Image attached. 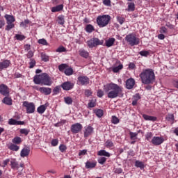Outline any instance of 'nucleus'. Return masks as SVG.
<instances>
[{"mask_svg": "<svg viewBox=\"0 0 178 178\" xmlns=\"http://www.w3.org/2000/svg\"><path fill=\"white\" fill-rule=\"evenodd\" d=\"M105 145L107 148H112V147H113V142L112 140H106Z\"/></svg>", "mask_w": 178, "mask_h": 178, "instance_id": "a19ab883", "label": "nucleus"}, {"mask_svg": "<svg viewBox=\"0 0 178 178\" xmlns=\"http://www.w3.org/2000/svg\"><path fill=\"white\" fill-rule=\"evenodd\" d=\"M38 42V44H41V45H48V42L45 39H40Z\"/></svg>", "mask_w": 178, "mask_h": 178, "instance_id": "3c124183", "label": "nucleus"}, {"mask_svg": "<svg viewBox=\"0 0 178 178\" xmlns=\"http://www.w3.org/2000/svg\"><path fill=\"white\" fill-rule=\"evenodd\" d=\"M47 106H48V104H44V105H41L40 106L38 109L37 111L40 114L42 115V113H44V112H45V111H47Z\"/></svg>", "mask_w": 178, "mask_h": 178, "instance_id": "aec40b11", "label": "nucleus"}, {"mask_svg": "<svg viewBox=\"0 0 178 178\" xmlns=\"http://www.w3.org/2000/svg\"><path fill=\"white\" fill-rule=\"evenodd\" d=\"M13 143L14 144H20L22 143V138L20 137H15L13 139Z\"/></svg>", "mask_w": 178, "mask_h": 178, "instance_id": "ea45409f", "label": "nucleus"}, {"mask_svg": "<svg viewBox=\"0 0 178 178\" xmlns=\"http://www.w3.org/2000/svg\"><path fill=\"white\" fill-rule=\"evenodd\" d=\"M122 172H123V170L120 168H115L114 169V173H117V174H120L122 173Z\"/></svg>", "mask_w": 178, "mask_h": 178, "instance_id": "0e129e2a", "label": "nucleus"}, {"mask_svg": "<svg viewBox=\"0 0 178 178\" xmlns=\"http://www.w3.org/2000/svg\"><path fill=\"white\" fill-rule=\"evenodd\" d=\"M35 66V60L31 58L29 63V69H33Z\"/></svg>", "mask_w": 178, "mask_h": 178, "instance_id": "49530a36", "label": "nucleus"}, {"mask_svg": "<svg viewBox=\"0 0 178 178\" xmlns=\"http://www.w3.org/2000/svg\"><path fill=\"white\" fill-rule=\"evenodd\" d=\"M59 149L61 152H65L66 149H67V147L65 145H60L59 147Z\"/></svg>", "mask_w": 178, "mask_h": 178, "instance_id": "bf43d9fd", "label": "nucleus"}, {"mask_svg": "<svg viewBox=\"0 0 178 178\" xmlns=\"http://www.w3.org/2000/svg\"><path fill=\"white\" fill-rule=\"evenodd\" d=\"M111 22V17L108 15H100L97 18V23L99 27H106Z\"/></svg>", "mask_w": 178, "mask_h": 178, "instance_id": "20e7f679", "label": "nucleus"}, {"mask_svg": "<svg viewBox=\"0 0 178 178\" xmlns=\"http://www.w3.org/2000/svg\"><path fill=\"white\" fill-rule=\"evenodd\" d=\"M67 49H66V48H65V47L63 46H60L58 48L56 49V52H67Z\"/></svg>", "mask_w": 178, "mask_h": 178, "instance_id": "79ce46f5", "label": "nucleus"}, {"mask_svg": "<svg viewBox=\"0 0 178 178\" xmlns=\"http://www.w3.org/2000/svg\"><path fill=\"white\" fill-rule=\"evenodd\" d=\"M119 122H120L119 118H118L116 116L112 117L111 122L113 123V124H118Z\"/></svg>", "mask_w": 178, "mask_h": 178, "instance_id": "09e8293b", "label": "nucleus"}, {"mask_svg": "<svg viewBox=\"0 0 178 178\" xmlns=\"http://www.w3.org/2000/svg\"><path fill=\"white\" fill-rule=\"evenodd\" d=\"M135 84H136V81L133 78H130L127 79L126 81V87L127 90H131L134 87Z\"/></svg>", "mask_w": 178, "mask_h": 178, "instance_id": "4468645a", "label": "nucleus"}, {"mask_svg": "<svg viewBox=\"0 0 178 178\" xmlns=\"http://www.w3.org/2000/svg\"><path fill=\"white\" fill-rule=\"evenodd\" d=\"M4 17L7 20V23H15V19L13 15H6Z\"/></svg>", "mask_w": 178, "mask_h": 178, "instance_id": "5701e85b", "label": "nucleus"}, {"mask_svg": "<svg viewBox=\"0 0 178 178\" xmlns=\"http://www.w3.org/2000/svg\"><path fill=\"white\" fill-rule=\"evenodd\" d=\"M23 106L26 109V113H34L35 111V105L34 103H30L27 101L23 102Z\"/></svg>", "mask_w": 178, "mask_h": 178, "instance_id": "0eeeda50", "label": "nucleus"}, {"mask_svg": "<svg viewBox=\"0 0 178 178\" xmlns=\"http://www.w3.org/2000/svg\"><path fill=\"white\" fill-rule=\"evenodd\" d=\"M163 141H165V139L162 136H154L151 140L152 144L156 146L161 145Z\"/></svg>", "mask_w": 178, "mask_h": 178, "instance_id": "1a4fd4ad", "label": "nucleus"}, {"mask_svg": "<svg viewBox=\"0 0 178 178\" xmlns=\"http://www.w3.org/2000/svg\"><path fill=\"white\" fill-rule=\"evenodd\" d=\"M26 56L29 59L33 58V56H34V53L33 52V51H29L28 52V54H26Z\"/></svg>", "mask_w": 178, "mask_h": 178, "instance_id": "e2e57ef3", "label": "nucleus"}, {"mask_svg": "<svg viewBox=\"0 0 178 178\" xmlns=\"http://www.w3.org/2000/svg\"><path fill=\"white\" fill-rule=\"evenodd\" d=\"M78 83L81 86H88L90 84V78L87 76H81L78 77Z\"/></svg>", "mask_w": 178, "mask_h": 178, "instance_id": "9d476101", "label": "nucleus"}, {"mask_svg": "<svg viewBox=\"0 0 178 178\" xmlns=\"http://www.w3.org/2000/svg\"><path fill=\"white\" fill-rule=\"evenodd\" d=\"M97 166V163L95 162H90V161H87L86 163V169H92Z\"/></svg>", "mask_w": 178, "mask_h": 178, "instance_id": "393cba45", "label": "nucleus"}, {"mask_svg": "<svg viewBox=\"0 0 178 178\" xmlns=\"http://www.w3.org/2000/svg\"><path fill=\"white\" fill-rule=\"evenodd\" d=\"M58 144H59V140L58 139H53L51 140V145L53 147H56V145H58Z\"/></svg>", "mask_w": 178, "mask_h": 178, "instance_id": "052dcab7", "label": "nucleus"}, {"mask_svg": "<svg viewBox=\"0 0 178 178\" xmlns=\"http://www.w3.org/2000/svg\"><path fill=\"white\" fill-rule=\"evenodd\" d=\"M41 58L43 62H49V56H47L45 53L41 54Z\"/></svg>", "mask_w": 178, "mask_h": 178, "instance_id": "72a5a7b5", "label": "nucleus"}, {"mask_svg": "<svg viewBox=\"0 0 178 178\" xmlns=\"http://www.w3.org/2000/svg\"><path fill=\"white\" fill-rule=\"evenodd\" d=\"M10 166H11V169H19V163H17L16 161V159H12L10 161Z\"/></svg>", "mask_w": 178, "mask_h": 178, "instance_id": "412c9836", "label": "nucleus"}, {"mask_svg": "<svg viewBox=\"0 0 178 178\" xmlns=\"http://www.w3.org/2000/svg\"><path fill=\"white\" fill-rule=\"evenodd\" d=\"M113 44H115V38H111L106 41V47H108V48L112 47Z\"/></svg>", "mask_w": 178, "mask_h": 178, "instance_id": "c85d7f7f", "label": "nucleus"}, {"mask_svg": "<svg viewBox=\"0 0 178 178\" xmlns=\"http://www.w3.org/2000/svg\"><path fill=\"white\" fill-rule=\"evenodd\" d=\"M139 77L143 84H152L155 81V73L152 69L143 70Z\"/></svg>", "mask_w": 178, "mask_h": 178, "instance_id": "f03ea898", "label": "nucleus"}, {"mask_svg": "<svg viewBox=\"0 0 178 178\" xmlns=\"http://www.w3.org/2000/svg\"><path fill=\"white\" fill-rule=\"evenodd\" d=\"M154 134H152V132H148L145 135V138L147 140V141H151V139L152 138Z\"/></svg>", "mask_w": 178, "mask_h": 178, "instance_id": "37998d69", "label": "nucleus"}, {"mask_svg": "<svg viewBox=\"0 0 178 178\" xmlns=\"http://www.w3.org/2000/svg\"><path fill=\"white\" fill-rule=\"evenodd\" d=\"M128 5V12H134V10H136V5L134 4V3L131 2V3H127Z\"/></svg>", "mask_w": 178, "mask_h": 178, "instance_id": "bb28decb", "label": "nucleus"}, {"mask_svg": "<svg viewBox=\"0 0 178 178\" xmlns=\"http://www.w3.org/2000/svg\"><path fill=\"white\" fill-rule=\"evenodd\" d=\"M64 101L67 105H72L73 104V99L70 97H64Z\"/></svg>", "mask_w": 178, "mask_h": 178, "instance_id": "f704fd0d", "label": "nucleus"}, {"mask_svg": "<svg viewBox=\"0 0 178 178\" xmlns=\"http://www.w3.org/2000/svg\"><path fill=\"white\" fill-rule=\"evenodd\" d=\"M67 67V65L61 64L58 66V70H60V72H63V70H66Z\"/></svg>", "mask_w": 178, "mask_h": 178, "instance_id": "de8ad7c7", "label": "nucleus"}, {"mask_svg": "<svg viewBox=\"0 0 178 178\" xmlns=\"http://www.w3.org/2000/svg\"><path fill=\"white\" fill-rule=\"evenodd\" d=\"M103 3L105 6H111V0H104Z\"/></svg>", "mask_w": 178, "mask_h": 178, "instance_id": "774afa93", "label": "nucleus"}, {"mask_svg": "<svg viewBox=\"0 0 178 178\" xmlns=\"http://www.w3.org/2000/svg\"><path fill=\"white\" fill-rule=\"evenodd\" d=\"M83 129V125L80 123H75L71 126V131L74 134H77V133H80Z\"/></svg>", "mask_w": 178, "mask_h": 178, "instance_id": "6e6552de", "label": "nucleus"}, {"mask_svg": "<svg viewBox=\"0 0 178 178\" xmlns=\"http://www.w3.org/2000/svg\"><path fill=\"white\" fill-rule=\"evenodd\" d=\"M87 44L89 48H94L95 47H98V45H102L104 44V40H101L97 38H93L88 40Z\"/></svg>", "mask_w": 178, "mask_h": 178, "instance_id": "423d86ee", "label": "nucleus"}, {"mask_svg": "<svg viewBox=\"0 0 178 178\" xmlns=\"http://www.w3.org/2000/svg\"><path fill=\"white\" fill-rule=\"evenodd\" d=\"M0 94L4 97L9 95V88L5 84L0 85Z\"/></svg>", "mask_w": 178, "mask_h": 178, "instance_id": "9b49d317", "label": "nucleus"}, {"mask_svg": "<svg viewBox=\"0 0 178 178\" xmlns=\"http://www.w3.org/2000/svg\"><path fill=\"white\" fill-rule=\"evenodd\" d=\"M135 166H136V168H140V169H144V163L141 161H136Z\"/></svg>", "mask_w": 178, "mask_h": 178, "instance_id": "4c0bfd02", "label": "nucleus"}, {"mask_svg": "<svg viewBox=\"0 0 178 178\" xmlns=\"http://www.w3.org/2000/svg\"><path fill=\"white\" fill-rule=\"evenodd\" d=\"M29 155H30V148H23L20 152V156L22 158H26V156H29Z\"/></svg>", "mask_w": 178, "mask_h": 178, "instance_id": "dca6fc26", "label": "nucleus"}, {"mask_svg": "<svg viewBox=\"0 0 178 178\" xmlns=\"http://www.w3.org/2000/svg\"><path fill=\"white\" fill-rule=\"evenodd\" d=\"M104 91L107 93L108 98H118L123 97V88L116 83H109L104 86Z\"/></svg>", "mask_w": 178, "mask_h": 178, "instance_id": "f257e3e1", "label": "nucleus"}, {"mask_svg": "<svg viewBox=\"0 0 178 178\" xmlns=\"http://www.w3.org/2000/svg\"><path fill=\"white\" fill-rule=\"evenodd\" d=\"M8 124L19 126V125L24 124V122L17 121L15 119L11 118L8 120Z\"/></svg>", "mask_w": 178, "mask_h": 178, "instance_id": "a211bd4d", "label": "nucleus"}, {"mask_svg": "<svg viewBox=\"0 0 178 178\" xmlns=\"http://www.w3.org/2000/svg\"><path fill=\"white\" fill-rule=\"evenodd\" d=\"M97 97H99V98H102V97H104V91H102V90H99L97 91Z\"/></svg>", "mask_w": 178, "mask_h": 178, "instance_id": "338daca9", "label": "nucleus"}, {"mask_svg": "<svg viewBox=\"0 0 178 178\" xmlns=\"http://www.w3.org/2000/svg\"><path fill=\"white\" fill-rule=\"evenodd\" d=\"M129 136H130L131 140H136L137 139V136H138V134L134 133V132H130Z\"/></svg>", "mask_w": 178, "mask_h": 178, "instance_id": "a18cd8bd", "label": "nucleus"}, {"mask_svg": "<svg viewBox=\"0 0 178 178\" xmlns=\"http://www.w3.org/2000/svg\"><path fill=\"white\" fill-rule=\"evenodd\" d=\"M29 23H30V21L29 19H25L24 22H21L20 26L26 27V26H27V24H29Z\"/></svg>", "mask_w": 178, "mask_h": 178, "instance_id": "13d9d810", "label": "nucleus"}, {"mask_svg": "<svg viewBox=\"0 0 178 178\" xmlns=\"http://www.w3.org/2000/svg\"><path fill=\"white\" fill-rule=\"evenodd\" d=\"M62 88H63V90H65V91H69V90H72V88H73V83L67 81V82H64L62 85H61Z\"/></svg>", "mask_w": 178, "mask_h": 178, "instance_id": "2eb2a0df", "label": "nucleus"}, {"mask_svg": "<svg viewBox=\"0 0 178 178\" xmlns=\"http://www.w3.org/2000/svg\"><path fill=\"white\" fill-rule=\"evenodd\" d=\"M98 162L100 163V165H104V163H105V162H106V158L100 157L98 159Z\"/></svg>", "mask_w": 178, "mask_h": 178, "instance_id": "6e6d98bb", "label": "nucleus"}, {"mask_svg": "<svg viewBox=\"0 0 178 178\" xmlns=\"http://www.w3.org/2000/svg\"><path fill=\"white\" fill-rule=\"evenodd\" d=\"M93 131H94V128H92V127L90 125L85 127L84 131H83L84 137L86 138L89 137V136H91L92 134Z\"/></svg>", "mask_w": 178, "mask_h": 178, "instance_id": "f8f14e48", "label": "nucleus"}, {"mask_svg": "<svg viewBox=\"0 0 178 178\" xmlns=\"http://www.w3.org/2000/svg\"><path fill=\"white\" fill-rule=\"evenodd\" d=\"M85 30L87 33H92V31H94V30L95 29H94V26L91 24H88L86 25Z\"/></svg>", "mask_w": 178, "mask_h": 178, "instance_id": "c756f323", "label": "nucleus"}, {"mask_svg": "<svg viewBox=\"0 0 178 178\" xmlns=\"http://www.w3.org/2000/svg\"><path fill=\"white\" fill-rule=\"evenodd\" d=\"M123 69V65L120 64L117 67H113L112 68V70L114 73H118V72H119V70H122Z\"/></svg>", "mask_w": 178, "mask_h": 178, "instance_id": "7c9ffc66", "label": "nucleus"}, {"mask_svg": "<svg viewBox=\"0 0 178 178\" xmlns=\"http://www.w3.org/2000/svg\"><path fill=\"white\" fill-rule=\"evenodd\" d=\"M9 149H10L11 151H19V147L15 145V144H11L9 147H8Z\"/></svg>", "mask_w": 178, "mask_h": 178, "instance_id": "e433bc0d", "label": "nucleus"}, {"mask_svg": "<svg viewBox=\"0 0 178 178\" xmlns=\"http://www.w3.org/2000/svg\"><path fill=\"white\" fill-rule=\"evenodd\" d=\"M3 104H5L6 105L10 106L13 104L12 98L9 97H6L2 100Z\"/></svg>", "mask_w": 178, "mask_h": 178, "instance_id": "a878e982", "label": "nucleus"}, {"mask_svg": "<svg viewBox=\"0 0 178 178\" xmlns=\"http://www.w3.org/2000/svg\"><path fill=\"white\" fill-rule=\"evenodd\" d=\"M166 119L168 120V122H173V120H175V115L173 114H168Z\"/></svg>", "mask_w": 178, "mask_h": 178, "instance_id": "5fc2aeb1", "label": "nucleus"}, {"mask_svg": "<svg viewBox=\"0 0 178 178\" xmlns=\"http://www.w3.org/2000/svg\"><path fill=\"white\" fill-rule=\"evenodd\" d=\"M117 20L120 24H123L124 23V17H117Z\"/></svg>", "mask_w": 178, "mask_h": 178, "instance_id": "4d7b16f0", "label": "nucleus"}, {"mask_svg": "<svg viewBox=\"0 0 178 178\" xmlns=\"http://www.w3.org/2000/svg\"><path fill=\"white\" fill-rule=\"evenodd\" d=\"M95 113L97 116V118H102V116H104V111L101 109L95 110Z\"/></svg>", "mask_w": 178, "mask_h": 178, "instance_id": "2f4dec72", "label": "nucleus"}, {"mask_svg": "<svg viewBox=\"0 0 178 178\" xmlns=\"http://www.w3.org/2000/svg\"><path fill=\"white\" fill-rule=\"evenodd\" d=\"M35 84H42L43 86H52L51 77L47 73H43L40 75H35L33 78Z\"/></svg>", "mask_w": 178, "mask_h": 178, "instance_id": "7ed1b4c3", "label": "nucleus"}, {"mask_svg": "<svg viewBox=\"0 0 178 178\" xmlns=\"http://www.w3.org/2000/svg\"><path fill=\"white\" fill-rule=\"evenodd\" d=\"M125 40L131 47H134V45H138L140 44V39L136 37V34L130 33L125 37Z\"/></svg>", "mask_w": 178, "mask_h": 178, "instance_id": "39448f33", "label": "nucleus"}, {"mask_svg": "<svg viewBox=\"0 0 178 178\" xmlns=\"http://www.w3.org/2000/svg\"><path fill=\"white\" fill-rule=\"evenodd\" d=\"M10 65V61L8 60H5L3 61L0 62L1 70H3V69H8Z\"/></svg>", "mask_w": 178, "mask_h": 178, "instance_id": "f3484780", "label": "nucleus"}, {"mask_svg": "<svg viewBox=\"0 0 178 178\" xmlns=\"http://www.w3.org/2000/svg\"><path fill=\"white\" fill-rule=\"evenodd\" d=\"M63 9V6L62 4L58 5L55 7H53L51 8V12L55 13V12H60Z\"/></svg>", "mask_w": 178, "mask_h": 178, "instance_id": "cd10ccee", "label": "nucleus"}, {"mask_svg": "<svg viewBox=\"0 0 178 178\" xmlns=\"http://www.w3.org/2000/svg\"><path fill=\"white\" fill-rule=\"evenodd\" d=\"M9 162H10V159H6V160H3V164L0 165V166H1L2 168H6V166H8V163H9Z\"/></svg>", "mask_w": 178, "mask_h": 178, "instance_id": "8fccbe9b", "label": "nucleus"}, {"mask_svg": "<svg viewBox=\"0 0 178 178\" xmlns=\"http://www.w3.org/2000/svg\"><path fill=\"white\" fill-rule=\"evenodd\" d=\"M60 91V86H56L54 89L53 90V92L54 95H56L59 94V92Z\"/></svg>", "mask_w": 178, "mask_h": 178, "instance_id": "603ef678", "label": "nucleus"}, {"mask_svg": "<svg viewBox=\"0 0 178 178\" xmlns=\"http://www.w3.org/2000/svg\"><path fill=\"white\" fill-rule=\"evenodd\" d=\"M139 55H140L141 56H147L148 55H149V51L143 50L139 52Z\"/></svg>", "mask_w": 178, "mask_h": 178, "instance_id": "864d4df0", "label": "nucleus"}, {"mask_svg": "<svg viewBox=\"0 0 178 178\" xmlns=\"http://www.w3.org/2000/svg\"><path fill=\"white\" fill-rule=\"evenodd\" d=\"M79 55L80 56H82V58H87L90 56V54L88 53V51L84 50V49H81L79 50Z\"/></svg>", "mask_w": 178, "mask_h": 178, "instance_id": "4be33fe9", "label": "nucleus"}, {"mask_svg": "<svg viewBox=\"0 0 178 178\" xmlns=\"http://www.w3.org/2000/svg\"><path fill=\"white\" fill-rule=\"evenodd\" d=\"M20 133L21 134H25V136H27V134H29V130L26 129H20Z\"/></svg>", "mask_w": 178, "mask_h": 178, "instance_id": "69168bd1", "label": "nucleus"}, {"mask_svg": "<svg viewBox=\"0 0 178 178\" xmlns=\"http://www.w3.org/2000/svg\"><path fill=\"white\" fill-rule=\"evenodd\" d=\"M97 155H99V156H107V158H109V156H111V154L104 149L99 151Z\"/></svg>", "mask_w": 178, "mask_h": 178, "instance_id": "b1692460", "label": "nucleus"}, {"mask_svg": "<svg viewBox=\"0 0 178 178\" xmlns=\"http://www.w3.org/2000/svg\"><path fill=\"white\" fill-rule=\"evenodd\" d=\"M15 27V24L13 22H7V26H6V30L7 31H9L10 30H12Z\"/></svg>", "mask_w": 178, "mask_h": 178, "instance_id": "c9c22d12", "label": "nucleus"}, {"mask_svg": "<svg viewBox=\"0 0 178 178\" xmlns=\"http://www.w3.org/2000/svg\"><path fill=\"white\" fill-rule=\"evenodd\" d=\"M88 108H94V107H95V101L91 100L88 103Z\"/></svg>", "mask_w": 178, "mask_h": 178, "instance_id": "680f3d73", "label": "nucleus"}, {"mask_svg": "<svg viewBox=\"0 0 178 178\" xmlns=\"http://www.w3.org/2000/svg\"><path fill=\"white\" fill-rule=\"evenodd\" d=\"M65 74H66V76H72V74H73V68L72 67L65 68Z\"/></svg>", "mask_w": 178, "mask_h": 178, "instance_id": "473e14b6", "label": "nucleus"}, {"mask_svg": "<svg viewBox=\"0 0 178 178\" xmlns=\"http://www.w3.org/2000/svg\"><path fill=\"white\" fill-rule=\"evenodd\" d=\"M15 38L19 41H23V40H26V36L24 35L16 34Z\"/></svg>", "mask_w": 178, "mask_h": 178, "instance_id": "58836bf2", "label": "nucleus"}, {"mask_svg": "<svg viewBox=\"0 0 178 178\" xmlns=\"http://www.w3.org/2000/svg\"><path fill=\"white\" fill-rule=\"evenodd\" d=\"M38 91H40L42 94H44V95H49L51 92H52V89L50 88H45V87H41L39 88H37Z\"/></svg>", "mask_w": 178, "mask_h": 178, "instance_id": "ddd939ff", "label": "nucleus"}, {"mask_svg": "<svg viewBox=\"0 0 178 178\" xmlns=\"http://www.w3.org/2000/svg\"><path fill=\"white\" fill-rule=\"evenodd\" d=\"M143 118L145 120H149L150 122H156V117L143 114Z\"/></svg>", "mask_w": 178, "mask_h": 178, "instance_id": "6ab92c4d", "label": "nucleus"}, {"mask_svg": "<svg viewBox=\"0 0 178 178\" xmlns=\"http://www.w3.org/2000/svg\"><path fill=\"white\" fill-rule=\"evenodd\" d=\"M58 24L63 25L65 24V17L63 15H60L58 17Z\"/></svg>", "mask_w": 178, "mask_h": 178, "instance_id": "c03bdc74", "label": "nucleus"}]
</instances>
